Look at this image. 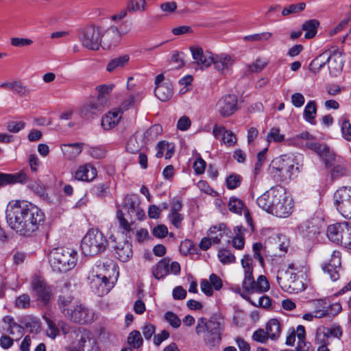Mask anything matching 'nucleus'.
Instances as JSON below:
<instances>
[{
  "label": "nucleus",
  "instance_id": "nucleus-48",
  "mask_svg": "<svg viewBox=\"0 0 351 351\" xmlns=\"http://www.w3.org/2000/svg\"><path fill=\"white\" fill-rule=\"evenodd\" d=\"M130 56L127 54L114 58L111 60V71L121 69L129 62Z\"/></svg>",
  "mask_w": 351,
  "mask_h": 351
},
{
  "label": "nucleus",
  "instance_id": "nucleus-33",
  "mask_svg": "<svg viewBox=\"0 0 351 351\" xmlns=\"http://www.w3.org/2000/svg\"><path fill=\"white\" fill-rule=\"evenodd\" d=\"M266 333L272 339H277L280 334V322L276 319H271L266 324Z\"/></svg>",
  "mask_w": 351,
  "mask_h": 351
},
{
  "label": "nucleus",
  "instance_id": "nucleus-20",
  "mask_svg": "<svg viewBox=\"0 0 351 351\" xmlns=\"http://www.w3.org/2000/svg\"><path fill=\"white\" fill-rule=\"evenodd\" d=\"M27 180V175L24 171L16 173H0V186L16 183L24 184Z\"/></svg>",
  "mask_w": 351,
  "mask_h": 351
},
{
  "label": "nucleus",
  "instance_id": "nucleus-35",
  "mask_svg": "<svg viewBox=\"0 0 351 351\" xmlns=\"http://www.w3.org/2000/svg\"><path fill=\"white\" fill-rule=\"evenodd\" d=\"M73 298L71 295H60L58 300V307L60 311L66 316H69L72 311Z\"/></svg>",
  "mask_w": 351,
  "mask_h": 351
},
{
  "label": "nucleus",
  "instance_id": "nucleus-11",
  "mask_svg": "<svg viewBox=\"0 0 351 351\" xmlns=\"http://www.w3.org/2000/svg\"><path fill=\"white\" fill-rule=\"evenodd\" d=\"M31 285L34 294L37 300L43 304H47L51 299V289L45 280L40 276H35L32 280Z\"/></svg>",
  "mask_w": 351,
  "mask_h": 351
},
{
  "label": "nucleus",
  "instance_id": "nucleus-15",
  "mask_svg": "<svg viewBox=\"0 0 351 351\" xmlns=\"http://www.w3.org/2000/svg\"><path fill=\"white\" fill-rule=\"evenodd\" d=\"M7 222L16 233L25 237L30 236L38 228L37 221H7Z\"/></svg>",
  "mask_w": 351,
  "mask_h": 351
},
{
  "label": "nucleus",
  "instance_id": "nucleus-9",
  "mask_svg": "<svg viewBox=\"0 0 351 351\" xmlns=\"http://www.w3.org/2000/svg\"><path fill=\"white\" fill-rule=\"evenodd\" d=\"M334 205L342 217L351 219V186H341L333 195Z\"/></svg>",
  "mask_w": 351,
  "mask_h": 351
},
{
  "label": "nucleus",
  "instance_id": "nucleus-32",
  "mask_svg": "<svg viewBox=\"0 0 351 351\" xmlns=\"http://www.w3.org/2000/svg\"><path fill=\"white\" fill-rule=\"evenodd\" d=\"M272 197L273 207L279 204L282 201L287 200L286 189L280 185L273 186L269 189Z\"/></svg>",
  "mask_w": 351,
  "mask_h": 351
},
{
  "label": "nucleus",
  "instance_id": "nucleus-56",
  "mask_svg": "<svg viewBox=\"0 0 351 351\" xmlns=\"http://www.w3.org/2000/svg\"><path fill=\"white\" fill-rule=\"evenodd\" d=\"M141 146L136 136H131L126 145V149L131 154H136L140 150Z\"/></svg>",
  "mask_w": 351,
  "mask_h": 351
},
{
  "label": "nucleus",
  "instance_id": "nucleus-28",
  "mask_svg": "<svg viewBox=\"0 0 351 351\" xmlns=\"http://www.w3.org/2000/svg\"><path fill=\"white\" fill-rule=\"evenodd\" d=\"M83 145L81 143L64 144L61 146V149L66 159L73 160L80 154Z\"/></svg>",
  "mask_w": 351,
  "mask_h": 351
},
{
  "label": "nucleus",
  "instance_id": "nucleus-41",
  "mask_svg": "<svg viewBox=\"0 0 351 351\" xmlns=\"http://www.w3.org/2000/svg\"><path fill=\"white\" fill-rule=\"evenodd\" d=\"M342 227L343 229L339 243L351 247V223L345 221H343V226Z\"/></svg>",
  "mask_w": 351,
  "mask_h": 351
},
{
  "label": "nucleus",
  "instance_id": "nucleus-49",
  "mask_svg": "<svg viewBox=\"0 0 351 351\" xmlns=\"http://www.w3.org/2000/svg\"><path fill=\"white\" fill-rule=\"evenodd\" d=\"M272 36L270 32H263L261 34H254L252 35H247L243 37V40L245 41L256 42L262 40H267Z\"/></svg>",
  "mask_w": 351,
  "mask_h": 351
},
{
  "label": "nucleus",
  "instance_id": "nucleus-64",
  "mask_svg": "<svg viewBox=\"0 0 351 351\" xmlns=\"http://www.w3.org/2000/svg\"><path fill=\"white\" fill-rule=\"evenodd\" d=\"M8 330L10 334L16 336V339H19L23 334V328L18 324L17 323L11 325V327H8Z\"/></svg>",
  "mask_w": 351,
  "mask_h": 351
},
{
  "label": "nucleus",
  "instance_id": "nucleus-62",
  "mask_svg": "<svg viewBox=\"0 0 351 351\" xmlns=\"http://www.w3.org/2000/svg\"><path fill=\"white\" fill-rule=\"evenodd\" d=\"M12 92L21 97H24L29 93V90L21 82L16 81Z\"/></svg>",
  "mask_w": 351,
  "mask_h": 351
},
{
  "label": "nucleus",
  "instance_id": "nucleus-12",
  "mask_svg": "<svg viewBox=\"0 0 351 351\" xmlns=\"http://www.w3.org/2000/svg\"><path fill=\"white\" fill-rule=\"evenodd\" d=\"M90 279V286L92 291L99 297L104 296L110 291L109 277L102 273L93 275Z\"/></svg>",
  "mask_w": 351,
  "mask_h": 351
},
{
  "label": "nucleus",
  "instance_id": "nucleus-21",
  "mask_svg": "<svg viewBox=\"0 0 351 351\" xmlns=\"http://www.w3.org/2000/svg\"><path fill=\"white\" fill-rule=\"evenodd\" d=\"M96 176L97 169L90 164L80 166L74 175L75 180L86 182L92 181Z\"/></svg>",
  "mask_w": 351,
  "mask_h": 351
},
{
  "label": "nucleus",
  "instance_id": "nucleus-50",
  "mask_svg": "<svg viewBox=\"0 0 351 351\" xmlns=\"http://www.w3.org/2000/svg\"><path fill=\"white\" fill-rule=\"evenodd\" d=\"M44 319L47 324V334L48 337L51 339H55L58 335V327L56 324L49 318L44 317Z\"/></svg>",
  "mask_w": 351,
  "mask_h": 351
},
{
  "label": "nucleus",
  "instance_id": "nucleus-6",
  "mask_svg": "<svg viewBox=\"0 0 351 351\" xmlns=\"http://www.w3.org/2000/svg\"><path fill=\"white\" fill-rule=\"evenodd\" d=\"M108 245V240L103 233L97 229H91L84 237L81 249L85 256H95L104 252Z\"/></svg>",
  "mask_w": 351,
  "mask_h": 351
},
{
  "label": "nucleus",
  "instance_id": "nucleus-60",
  "mask_svg": "<svg viewBox=\"0 0 351 351\" xmlns=\"http://www.w3.org/2000/svg\"><path fill=\"white\" fill-rule=\"evenodd\" d=\"M10 43L14 47H22L32 45L33 41L29 38L14 37L11 38Z\"/></svg>",
  "mask_w": 351,
  "mask_h": 351
},
{
  "label": "nucleus",
  "instance_id": "nucleus-45",
  "mask_svg": "<svg viewBox=\"0 0 351 351\" xmlns=\"http://www.w3.org/2000/svg\"><path fill=\"white\" fill-rule=\"evenodd\" d=\"M242 181V177L237 173H232L226 178V186L228 189H235L238 188Z\"/></svg>",
  "mask_w": 351,
  "mask_h": 351
},
{
  "label": "nucleus",
  "instance_id": "nucleus-25",
  "mask_svg": "<svg viewBox=\"0 0 351 351\" xmlns=\"http://www.w3.org/2000/svg\"><path fill=\"white\" fill-rule=\"evenodd\" d=\"M332 54L330 50H326L323 53L316 57L310 64V69L312 72L318 73L326 63L331 60Z\"/></svg>",
  "mask_w": 351,
  "mask_h": 351
},
{
  "label": "nucleus",
  "instance_id": "nucleus-42",
  "mask_svg": "<svg viewBox=\"0 0 351 351\" xmlns=\"http://www.w3.org/2000/svg\"><path fill=\"white\" fill-rule=\"evenodd\" d=\"M162 126L159 124H156L151 126L147 129L143 135V138L145 142L154 141L158 136L162 132Z\"/></svg>",
  "mask_w": 351,
  "mask_h": 351
},
{
  "label": "nucleus",
  "instance_id": "nucleus-39",
  "mask_svg": "<svg viewBox=\"0 0 351 351\" xmlns=\"http://www.w3.org/2000/svg\"><path fill=\"white\" fill-rule=\"evenodd\" d=\"M317 113V106L315 101H309L304 110L305 120L311 124H315L314 120Z\"/></svg>",
  "mask_w": 351,
  "mask_h": 351
},
{
  "label": "nucleus",
  "instance_id": "nucleus-51",
  "mask_svg": "<svg viewBox=\"0 0 351 351\" xmlns=\"http://www.w3.org/2000/svg\"><path fill=\"white\" fill-rule=\"evenodd\" d=\"M165 319L173 328H178L181 324L180 319L171 311H167L165 314Z\"/></svg>",
  "mask_w": 351,
  "mask_h": 351
},
{
  "label": "nucleus",
  "instance_id": "nucleus-24",
  "mask_svg": "<svg viewBox=\"0 0 351 351\" xmlns=\"http://www.w3.org/2000/svg\"><path fill=\"white\" fill-rule=\"evenodd\" d=\"M97 95L96 99H93L96 104L103 110L110 101V86L106 84H101L96 86Z\"/></svg>",
  "mask_w": 351,
  "mask_h": 351
},
{
  "label": "nucleus",
  "instance_id": "nucleus-63",
  "mask_svg": "<svg viewBox=\"0 0 351 351\" xmlns=\"http://www.w3.org/2000/svg\"><path fill=\"white\" fill-rule=\"evenodd\" d=\"M152 233L155 237L162 239L168 234V229L166 226L160 224L153 228Z\"/></svg>",
  "mask_w": 351,
  "mask_h": 351
},
{
  "label": "nucleus",
  "instance_id": "nucleus-29",
  "mask_svg": "<svg viewBox=\"0 0 351 351\" xmlns=\"http://www.w3.org/2000/svg\"><path fill=\"white\" fill-rule=\"evenodd\" d=\"M170 260L167 258L160 260L152 269V274L155 278L159 280L169 274V265Z\"/></svg>",
  "mask_w": 351,
  "mask_h": 351
},
{
  "label": "nucleus",
  "instance_id": "nucleus-14",
  "mask_svg": "<svg viewBox=\"0 0 351 351\" xmlns=\"http://www.w3.org/2000/svg\"><path fill=\"white\" fill-rule=\"evenodd\" d=\"M104 110L94 100L84 102L78 108L79 117L84 121H91Z\"/></svg>",
  "mask_w": 351,
  "mask_h": 351
},
{
  "label": "nucleus",
  "instance_id": "nucleus-26",
  "mask_svg": "<svg viewBox=\"0 0 351 351\" xmlns=\"http://www.w3.org/2000/svg\"><path fill=\"white\" fill-rule=\"evenodd\" d=\"M292 205L291 200L282 201L279 204L273 207L271 214L279 218H287L292 212Z\"/></svg>",
  "mask_w": 351,
  "mask_h": 351
},
{
  "label": "nucleus",
  "instance_id": "nucleus-57",
  "mask_svg": "<svg viewBox=\"0 0 351 351\" xmlns=\"http://www.w3.org/2000/svg\"><path fill=\"white\" fill-rule=\"evenodd\" d=\"M29 187L38 196L44 199L48 198V194L46 193L45 187L40 183H34L29 186Z\"/></svg>",
  "mask_w": 351,
  "mask_h": 351
},
{
  "label": "nucleus",
  "instance_id": "nucleus-8",
  "mask_svg": "<svg viewBox=\"0 0 351 351\" xmlns=\"http://www.w3.org/2000/svg\"><path fill=\"white\" fill-rule=\"evenodd\" d=\"M277 282L283 291L289 293H298L305 289L304 284L299 279L297 274L289 270L279 271Z\"/></svg>",
  "mask_w": 351,
  "mask_h": 351
},
{
  "label": "nucleus",
  "instance_id": "nucleus-59",
  "mask_svg": "<svg viewBox=\"0 0 351 351\" xmlns=\"http://www.w3.org/2000/svg\"><path fill=\"white\" fill-rule=\"evenodd\" d=\"M306 4L304 3H300L298 4H292L289 8H285L282 14L283 16H287L292 13H296L300 11L303 10L305 8Z\"/></svg>",
  "mask_w": 351,
  "mask_h": 351
},
{
  "label": "nucleus",
  "instance_id": "nucleus-44",
  "mask_svg": "<svg viewBox=\"0 0 351 351\" xmlns=\"http://www.w3.org/2000/svg\"><path fill=\"white\" fill-rule=\"evenodd\" d=\"M341 328L338 325H333L330 328H326L323 332L324 338L335 337L340 339L342 336Z\"/></svg>",
  "mask_w": 351,
  "mask_h": 351
},
{
  "label": "nucleus",
  "instance_id": "nucleus-23",
  "mask_svg": "<svg viewBox=\"0 0 351 351\" xmlns=\"http://www.w3.org/2000/svg\"><path fill=\"white\" fill-rule=\"evenodd\" d=\"M213 64L215 68L223 73L228 71L234 64V60L229 55L220 54L213 57Z\"/></svg>",
  "mask_w": 351,
  "mask_h": 351
},
{
  "label": "nucleus",
  "instance_id": "nucleus-36",
  "mask_svg": "<svg viewBox=\"0 0 351 351\" xmlns=\"http://www.w3.org/2000/svg\"><path fill=\"white\" fill-rule=\"evenodd\" d=\"M115 253L117 258L122 262H127L132 256V245L128 243H124L121 247H117Z\"/></svg>",
  "mask_w": 351,
  "mask_h": 351
},
{
  "label": "nucleus",
  "instance_id": "nucleus-47",
  "mask_svg": "<svg viewBox=\"0 0 351 351\" xmlns=\"http://www.w3.org/2000/svg\"><path fill=\"white\" fill-rule=\"evenodd\" d=\"M145 0H130L127 10L130 12L144 11L146 7Z\"/></svg>",
  "mask_w": 351,
  "mask_h": 351
},
{
  "label": "nucleus",
  "instance_id": "nucleus-40",
  "mask_svg": "<svg viewBox=\"0 0 351 351\" xmlns=\"http://www.w3.org/2000/svg\"><path fill=\"white\" fill-rule=\"evenodd\" d=\"M127 342L132 348L138 349L141 347L143 339L141 332L138 330L132 331L128 337Z\"/></svg>",
  "mask_w": 351,
  "mask_h": 351
},
{
  "label": "nucleus",
  "instance_id": "nucleus-13",
  "mask_svg": "<svg viewBox=\"0 0 351 351\" xmlns=\"http://www.w3.org/2000/svg\"><path fill=\"white\" fill-rule=\"evenodd\" d=\"M70 320L78 324L90 323L94 319L93 312L86 306L79 304L74 306L68 317Z\"/></svg>",
  "mask_w": 351,
  "mask_h": 351
},
{
  "label": "nucleus",
  "instance_id": "nucleus-16",
  "mask_svg": "<svg viewBox=\"0 0 351 351\" xmlns=\"http://www.w3.org/2000/svg\"><path fill=\"white\" fill-rule=\"evenodd\" d=\"M251 280L252 281L246 282V284H242L243 288L248 293H261L269 290V284L265 276H259L256 281H255L253 276L251 277Z\"/></svg>",
  "mask_w": 351,
  "mask_h": 351
},
{
  "label": "nucleus",
  "instance_id": "nucleus-30",
  "mask_svg": "<svg viewBox=\"0 0 351 351\" xmlns=\"http://www.w3.org/2000/svg\"><path fill=\"white\" fill-rule=\"evenodd\" d=\"M343 226V221L336 223L328 227L327 236L331 241L336 243H339L340 242Z\"/></svg>",
  "mask_w": 351,
  "mask_h": 351
},
{
  "label": "nucleus",
  "instance_id": "nucleus-18",
  "mask_svg": "<svg viewBox=\"0 0 351 351\" xmlns=\"http://www.w3.org/2000/svg\"><path fill=\"white\" fill-rule=\"evenodd\" d=\"M306 146L322 157L326 166L332 165V161L335 160V156L326 145L317 142H306Z\"/></svg>",
  "mask_w": 351,
  "mask_h": 351
},
{
  "label": "nucleus",
  "instance_id": "nucleus-61",
  "mask_svg": "<svg viewBox=\"0 0 351 351\" xmlns=\"http://www.w3.org/2000/svg\"><path fill=\"white\" fill-rule=\"evenodd\" d=\"M16 306L21 308H27L30 306V298L27 294L19 296L15 301Z\"/></svg>",
  "mask_w": 351,
  "mask_h": 351
},
{
  "label": "nucleus",
  "instance_id": "nucleus-27",
  "mask_svg": "<svg viewBox=\"0 0 351 351\" xmlns=\"http://www.w3.org/2000/svg\"><path fill=\"white\" fill-rule=\"evenodd\" d=\"M156 97L162 101L169 100L173 95V86L169 82H165L156 86L154 90Z\"/></svg>",
  "mask_w": 351,
  "mask_h": 351
},
{
  "label": "nucleus",
  "instance_id": "nucleus-17",
  "mask_svg": "<svg viewBox=\"0 0 351 351\" xmlns=\"http://www.w3.org/2000/svg\"><path fill=\"white\" fill-rule=\"evenodd\" d=\"M191 51L194 60L193 63L201 69L208 67L214 61L212 53L209 51L204 52L201 47H191Z\"/></svg>",
  "mask_w": 351,
  "mask_h": 351
},
{
  "label": "nucleus",
  "instance_id": "nucleus-55",
  "mask_svg": "<svg viewBox=\"0 0 351 351\" xmlns=\"http://www.w3.org/2000/svg\"><path fill=\"white\" fill-rule=\"evenodd\" d=\"M341 130L343 138L348 141H351V124L348 119L342 120Z\"/></svg>",
  "mask_w": 351,
  "mask_h": 351
},
{
  "label": "nucleus",
  "instance_id": "nucleus-5",
  "mask_svg": "<svg viewBox=\"0 0 351 351\" xmlns=\"http://www.w3.org/2000/svg\"><path fill=\"white\" fill-rule=\"evenodd\" d=\"M141 199L138 195L130 193L126 195L117 210L118 219H144L145 212L140 206Z\"/></svg>",
  "mask_w": 351,
  "mask_h": 351
},
{
  "label": "nucleus",
  "instance_id": "nucleus-54",
  "mask_svg": "<svg viewBox=\"0 0 351 351\" xmlns=\"http://www.w3.org/2000/svg\"><path fill=\"white\" fill-rule=\"evenodd\" d=\"M267 140L268 142H281L284 140V135L280 133V130L278 128H273L267 134Z\"/></svg>",
  "mask_w": 351,
  "mask_h": 351
},
{
  "label": "nucleus",
  "instance_id": "nucleus-46",
  "mask_svg": "<svg viewBox=\"0 0 351 351\" xmlns=\"http://www.w3.org/2000/svg\"><path fill=\"white\" fill-rule=\"evenodd\" d=\"M124 110L122 107L113 108L111 110V129L121 121Z\"/></svg>",
  "mask_w": 351,
  "mask_h": 351
},
{
  "label": "nucleus",
  "instance_id": "nucleus-22",
  "mask_svg": "<svg viewBox=\"0 0 351 351\" xmlns=\"http://www.w3.org/2000/svg\"><path fill=\"white\" fill-rule=\"evenodd\" d=\"M228 209L230 212L241 215L243 213L245 219H252L250 213L243 202L238 197L232 196L228 202Z\"/></svg>",
  "mask_w": 351,
  "mask_h": 351
},
{
  "label": "nucleus",
  "instance_id": "nucleus-37",
  "mask_svg": "<svg viewBox=\"0 0 351 351\" xmlns=\"http://www.w3.org/2000/svg\"><path fill=\"white\" fill-rule=\"evenodd\" d=\"M170 206L171 212L168 215L169 219H182L183 216L180 213L182 208V202L178 198L174 197L171 200Z\"/></svg>",
  "mask_w": 351,
  "mask_h": 351
},
{
  "label": "nucleus",
  "instance_id": "nucleus-3",
  "mask_svg": "<svg viewBox=\"0 0 351 351\" xmlns=\"http://www.w3.org/2000/svg\"><path fill=\"white\" fill-rule=\"evenodd\" d=\"M75 250L58 247L50 251L48 255L49 263L52 270L57 273H66L75 267L77 261Z\"/></svg>",
  "mask_w": 351,
  "mask_h": 351
},
{
  "label": "nucleus",
  "instance_id": "nucleus-10",
  "mask_svg": "<svg viewBox=\"0 0 351 351\" xmlns=\"http://www.w3.org/2000/svg\"><path fill=\"white\" fill-rule=\"evenodd\" d=\"M237 97L234 95H226L221 97L216 104V111L223 117L232 115L237 110Z\"/></svg>",
  "mask_w": 351,
  "mask_h": 351
},
{
  "label": "nucleus",
  "instance_id": "nucleus-43",
  "mask_svg": "<svg viewBox=\"0 0 351 351\" xmlns=\"http://www.w3.org/2000/svg\"><path fill=\"white\" fill-rule=\"evenodd\" d=\"M218 258L223 264H230L235 262L234 254L228 250L221 249L218 252Z\"/></svg>",
  "mask_w": 351,
  "mask_h": 351
},
{
  "label": "nucleus",
  "instance_id": "nucleus-34",
  "mask_svg": "<svg viewBox=\"0 0 351 351\" xmlns=\"http://www.w3.org/2000/svg\"><path fill=\"white\" fill-rule=\"evenodd\" d=\"M258 206L263 210L271 213L273 210V201L271 197L269 190L267 191L263 195L258 197L256 200Z\"/></svg>",
  "mask_w": 351,
  "mask_h": 351
},
{
  "label": "nucleus",
  "instance_id": "nucleus-1",
  "mask_svg": "<svg viewBox=\"0 0 351 351\" xmlns=\"http://www.w3.org/2000/svg\"><path fill=\"white\" fill-rule=\"evenodd\" d=\"M220 314L213 315L209 320L201 317L197 320L195 332L197 335L205 332L204 341L209 348L219 346L221 341V322Z\"/></svg>",
  "mask_w": 351,
  "mask_h": 351
},
{
  "label": "nucleus",
  "instance_id": "nucleus-38",
  "mask_svg": "<svg viewBox=\"0 0 351 351\" xmlns=\"http://www.w3.org/2000/svg\"><path fill=\"white\" fill-rule=\"evenodd\" d=\"M241 265L244 269L245 278L242 284H246V282L252 281L251 277H252L253 267H252V259L248 255L246 254L243 256L241 260Z\"/></svg>",
  "mask_w": 351,
  "mask_h": 351
},
{
  "label": "nucleus",
  "instance_id": "nucleus-2",
  "mask_svg": "<svg viewBox=\"0 0 351 351\" xmlns=\"http://www.w3.org/2000/svg\"><path fill=\"white\" fill-rule=\"evenodd\" d=\"M298 172L299 167L295 166L294 160L287 155L274 159L269 167V175L277 182L288 183Z\"/></svg>",
  "mask_w": 351,
  "mask_h": 351
},
{
  "label": "nucleus",
  "instance_id": "nucleus-7",
  "mask_svg": "<svg viewBox=\"0 0 351 351\" xmlns=\"http://www.w3.org/2000/svg\"><path fill=\"white\" fill-rule=\"evenodd\" d=\"M79 39L82 45L90 50H98L99 47L104 49H108L109 45L106 47L102 45L101 30L93 25H88L81 27L78 29Z\"/></svg>",
  "mask_w": 351,
  "mask_h": 351
},
{
  "label": "nucleus",
  "instance_id": "nucleus-19",
  "mask_svg": "<svg viewBox=\"0 0 351 351\" xmlns=\"http://www.w3.org/2000/svg\"><path fill=\"white\" fill-rule=\"evenodd\" d=\"M341 253L335 250L331 255L329 263L323 266V269L330 275L332 280L335 281L339 278L337 269L341 267Z\"/></svg>",
  "mask_w": 351,
  "mask_h": 351
},
{
  "label": "nucleus",
  "instance_id": "nucleus-52",
  "mask_svg": "<svg viewBox=\"0 0 351 351\" xmlns=\"http://www.w3.org/2000/svg\"><path fill=\"white\" fill-rule=\"evenodd\" d=\"M25 123L22 121H10L6 128L10 132L17 133L25 128Z\"/></svg>",
  "mask_w": 351,
  "mask_h": 351
},
{
  "label": "nucleus",
  "instance_id": "nucleus-58",
  "mask_svg": "<svg viewBox=\"0 0 351 351\" xmlns=\"http://www.w3.org/2000/svg\"><path fill=\"white\" fill-rule=\"evenodd\" d=\"M329 63L328 69L330 73L332 72V69L335 72H339L341 71L343 68V61L342 58H335L332 59L331 58V60Z\"/></svg>",
  "mask_w": 351,
  "mask_h": 351
},
{
  "label": "nucleus",
  "instance_id": "nucleus-53",
  "mask_svg": "<svg viewBox=\"0 0 351 351\" xmlns=\"http://www.w3.org/2000/svg\"><path fill=\"white\" fill-rule=\"evenodd\" d=\"M267 64V62L262 58H257L252 64L248 65L250 72H260Z\"/></svg>",
  "mask_w": 351,
  "mask_h": 351
},
{
  "label": "nucleus",
  "instance_id": "nucleus-31",
  "mask_svg": "<svg viewBox=\"0 0 351 351\" xmlns=\"http://www.w3.org/2000/svg\"><path fill=\"white\" fill-rule=\"evenodd\" d=\"M319 26V22L317 19H310L305 21L302 25V29L306 32L305 38H313L316 35Z\"/></svg>",
  "mask_w": 351,
  "mask_h": 351
},
{
  "label": "nucleus",
  "instance_id": "nucleus-4",
  "mask_svg": "<svg viewBox=\"0 0 351 351\" xmlns=\"http://www.w3.org/2000/svg\"><path fill=\"white\" fill-rule=\"evenodd\" d=\"M5 214L6 219H42L44 217L43 212L38 206L19 201L9 203Z\"/></svg>",
  "mask_w": 351,
  "mask_h": 351
}]
</instances>
